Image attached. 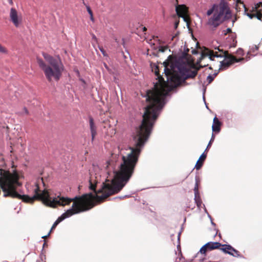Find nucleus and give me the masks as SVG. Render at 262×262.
<instances>
[{"label":"nucleus","mask_w":262,"mask_h":262,"mask_svg":"<svg viewBox=\"0 0 262 262\" xmlns=\"http://www.w3.org/2000/svg\"><path fill=\"white\" fill-rule=\"evenodd\" d=\"M152 130V127L150 128V125L142 120L141 124L136 129L137 134L133 138L134 146L129 147L130 152L126 157L122 156V162L118 165V171L116 170L117 162L119 158L118 155L112 156L111 159L106 161L105 168L107 172L112 171L116 176H118V182H116L113 180H106L101 185V188L96 190V186L91 180H89V189L94 192H92L93 196L91 198V201L94 199L100 203L108 196L118 193L123 189L134 172L139 156Z\"/></svg>","instance_id":"1"},{"label":"nucleus","mask_w":262,"mask_h":262,"mask_svg":"<svg viewBox=\"0 0 262 262\" xmlns=\"http://www.w3.org/2000/svg\"><path fill=\"white\" fill-rule=\"evenodd\" d=\"M165 67L164 73L167 80L165 81L162 76L158 77L159 81L163 80L165 83L167 82L169 86L166 89L163 84L154 85L152 90L148 91L146 93V101L148 104L144 107L142 115V120L146 122L150 128L152 127L161 113L162 110L167 102V97H171L170 92L177 87L181 85L182 76L179 75H170V71L167 68V61L163 62Z\"/></svg>","instance_id":"2"},{"label":"nucleus","mask_w":262,"mask_h":262,"mask_svg":"<svg viewBox=\"0 0 262 262\" xmlns=\"http://www.w3.org/2000/svg\"><path fill=\"white\" fill-rule=\"evenodd\" d=\"M48 194L49 200L52 201L51 203L48 201L45 200V199H41L40 200L47 206L52 207H55L58 205L65 206L70 204L73 201H75L73 203L70 208L57 218L53 224L50 232L47 235L42 236V238L48 236L52 230L66 219L74 214L88 211L94 206V205L91 204V198L93 196L92 192L84 193L81 196L76 195L73 198L61 196L60 195H58L57 197H51L49 192Z\"/></svg>","instance_id":"3"},{"label":"nucleus","mask_w":262,"mask_h":262,"mask_svg":"<svg viewBox=\"0 0 262 262\" xmlns=\"http://www.w3.org/2000/svg\"><path fill=\"white\" fill-rule=\"evenodd\" d=\"M42 56L50 66H47L44 61L40 58H37V62L40 69L44 72L45 75L49 81H51L52 78L58 81L63 71V66L60 62L50 55L43 53Z\"/></svg>","instance_id":"4"},{"label":"nucleus","mask_w":262,"mask_h":262,"mask_svg":"<svg viewBox=\"0 0 262 262\" xmlns=\"http://www.w3.org/2000/svg\"><path fill=\"white\" fill-rule=\"evenodd\" d=\"M214 11L212 17L208 21V25L217 27L223 21L229 19L232 17L231 12L228 3L225 0H220L219 5L214 4L212 7L207 11L208 16L211 15Z\"/></svg>","instance_id":"5"},{"label":"nucleus","mask_w":262,"mask_h":262,"mask_svg":"<svg viewBox=\"0 0 262 262\" xmlns=\"http://www.w3.org/2000/svg\"><path fill=\"white\" fill-rule=\"evenodd\" d=\"M244 60L243 58H237L231 54H227L226 56H224L223 60L220 62L219 70H227L230 66L234 62H239Z\"/></svg>","instance_id":"6"},{"label":"nucleus","mask_w":262,"mask_h":262,"mask_svg":"<svg viewBox=\"0 0 262 262\" xmlns=\"http://www.w3.org/2000/svg\"><path fill=\"white\" fill-rule=\"evenodd\" d=\"M223 245L217 242H209L204 245L200 249L199 252L206 255L207 251H212L223 247Z\"/></svg>","instance_id":"7"},{"label":"nucleus","mask_w":262,"mask_h":262,"mask_svg":"<svg viewBox=\"0 0 262 262\" xmlns=\"http://www.w3.org/2000/svg\"><path fill=\"white\" fill-rule=\"evenodd\" d=\"M220 250L224 253L228 254L235 257H241L238 251L234 248L229 244H224L223 247L220 248Z\"/></svg>","instance_id":"8"},{"label":"nucleus","mask_w":262,"mask_h":262,"mask_svg":"<svg viewBox=\"0 0 262 262\" xmlns=\"http://www.w3.org/2000/svg\"><path fill=\"white\" fill-rule=\"evenodd\" d=\"M199 179L198 176H196L195 178V186L194 188V202L198 208H200L202 202L201 200V196L200 194V192L199 190Z\"/></svg>","instance_id":"9"},{"label":"nucleus","mask_w":262,"mask_h":262,"mask_svg":"<svg viewBox=\"0 0 262 262\" xmlns=\"http://www.w3.org/2000/svg\"><path fill=\"white\" fill-rule=\"evenodd\" d=\"M176 67L181 75H185L186 73L188 72V69L185 66V62L181 58L176 59Z\"/></svg>","instance_id":"10"},{"label":"nucleus","mask_w":262,"mask_h":262,"mask_svg":"<svg viewBox=\"0 0 262 262\" xmlns=\"http://www.w3.org/2000/svg\"><path fill=\"white\" fill-rule=\"evenodd\" d=\"M175 10L178 16L183 18L185 21H186V18L183 16L186 11V6L184 5H179L174 4Z\"/></svg>","instance_id":"11"},{"label":"nucleus","mask_w":262,"mask_h":262,"mask_svg":"<svg viewBox=\"0 0 262 262\" xmlns=\"http://www.w3.org/2000/svg\"><path fill=\"white\" fill-rule=\"evenodd\" d=\"M222 122L215 116L213 120V124L212 125V133H219L221 129Z\"/></svg>","instance_id":"12"},{"label":"nucleus","mask_w":262,"mask_h":262,"mask_svg":"<svg viewBox=\"0 0 262 262\" xmlns=\"http://www.w3.org/2000/svg\"><path fill=\"white\" fill-rule=\"evenodd\" d=\"M10 19L16 27L19 25V21L18 19L17 12L16 9L12 8L10 10Z\"/></svg>","instance_id":"13"},{"label":"nucleus","mask_w":262,"mask_h":262,"mask_svg":"<svg viewBox=\"0 0 262 262\" xmlns=\"http://www.w3.org/2000/svg\"><path fill=\"white\" fill-rule=\"evenodd\" d=\"M89 123H90V129L91 131L92 140L93 141L94 138L97 134L96 127L94 124V121L92 116H89Z\"/></svg>","instance_id":"14"},{"label":"nucleus","mask_w":262,"mask_h":262,"mask_svg":"<svg viewBox=\"0 0 262 262\" xmlns=\"http://www.w3.org/2000/svg\"><path fill=\"white\" fill-rule=\"evenodd\" d=\"M151 47L153 48V49L154 50H157V49H158V51L162 53H164L168 48L167 47L161 46L156 47L155 44L154 43H151Z\"/></svg>","instance_id":"15"},{"label":"nucleus","mask_w":262,"mask_h":262,"mask_svg":"<svg viewBox=\"0 0 262 262\" xmlns=\"http://www.w3.org/2000/svg\"><path fill=\"white\" fill-rule=\"evenodd\" d=\"M198 74V70L191 71L190 73L189 71L186 73L185 75L188 78H194Z\"/></svg>","instance_id":"16"},{"label":"nucleus","mask_w":262,"mask_h":262,"mask_svg":"<svg viewBox=\"0 0 262 262\" xmlns=\"http://www.w3.org/2000/svg\"><path fill=\"white\" fill-rule=\"evenodd\" d=\"M253 10L259 12H262V2H260L255 4V6L253 7Z\"/></svg>","instance_id":"17"},{"label":"nucleus","mask_w":262,"mask_h":262,"mask_svg":"<svg viewBox=\"0 0 262 262\" xmlns=\"http://www.w3.org/2000/svg\"><path fill=\"white\" fill-rule=\"evenodd\" d=\"M217 75H218V72L214 73L213 74H209L206 78V80H207L208 83L209 84V83H211L213 81L215 77Z\"/></svg>","instance_id":"18"},{"label":"nucleus","mask_w":262,"mask_h":262,"mask_svg":"<svg viewBox=\"0 0 262 262\" xmlns=\"http://www.w3.org/2000/svg\"><path fill=\"white\" fill-rule=\"evenodd\" d=\"M214 139H215V135L214 133H212V135H211V139L208 143V145L206 147V148L205 150V151H207L208 150V149L211 147L212 143L213 142V141L214 140Z\"/></svg>","instance_id":"19"},{"label":"nucleus","mask_w":262,"mask_h":262,"mask_svg":"<svg viewBox=\"0 0 262 262\" xmlns=\"http://www.w3.org/2000/svg\"><path fill=\"white\" fill-rule=\"evenodd\" d=\"M203 163L204 162L203 161L198 160L195 164L194 168H195L196 170L200 169L202 167Z\"/></svg>","instance_id":"20"},{"label":"nucleus","mask_w":262,"mask_h":262,"mask_svg":"<svg viewBox=\"0 0 262 262\" xmlns=\"http://www.w3.org/2000/svg\"><path fill=\"white\" fill-rule=\"evenodd\" d=\"M189 49L187 48L186 45H185L184 47V51L182 54V57L183 58H185L187 54L189 52Z\"/></svg>","instance_id":"21"},{"label":"nucleus","mask_w":262,"mask_h":262,"mask_svg":"<svg viewBox=\"0 0 262 262\" xmlns=\"http://www.w3.org/2000/svg\"><path fill=\"white\" fill-rule=\"evenodd\" d=\"M224 55H222V54H219L216 52H213V57H216V58H224V56H226V55L227 54H226L225 53H224Z\"/></svg>","instance_id":"22"},{"label":"nucleus","mask_w":262,"mask_h":262,"mask_svg":"<svg viewBox=\"0 0 262 262\" xmlns=\"http://www.w3.org/2000/svg\"><path fill=\"white\" fill-rule=\"evenodd\" d=\"M205 152L206 151H204V152L201 154V155L200 156L199 159L198 160H199L200 161H203L204 162V161L205 160L206 157H207V155L205 154Z\"/></svg>","instance_id":"23"},{"label":"nucleus","mask_w":262,"mask_h":262,"mask_svg":"<svg viewBox=\"0 0 262 262\" xmlns=\"http://www.w3.org/2000/svg\"><path fill=\"white\" fill-rule=\"evenodd\" d=\"M206 88L205 86H203V100H204V103H205V105H206V108H207V109H208V110H209V108H208V106H207V103H206V101H205V96H204V94H205V92H206Z\"/></svg>","instance_id":"24"},{"label":"nucleus","mask_w":262,"mask_h":262,"mask_svg":"<svg viewBox=\"0 0 262 262\" xmlns=\"http://www.w3.org/2000/svg\"><path fill=\"white\" fill-rule=\"evenodd\" d=\"M256 13L255 14V17L257 18L258 20H262V14H259V12L255 11Z\"/></svg>","instance_id":"25"},{"label":"nucleus","mask_w":262,"mask_h":262,"mask_svg":"<svg viewBox=\"0 0 262 262\" xmlns=\"http://www.w3.org/2000/svg\"><path fill=\"white\" fill-rule=\"evenodd\" d=\"M181 76H182V80L181 81V85L183 84H187V83L186 82V80L188 78L186 77V75H181Z\"/></svg>","instance_id":"26"},{"label":"nucleus","mask_w":262,"mask_h":262,"mask_svg":"<svg viewBox=\"0 0 262 262\" xmlns=\"http://www.w3.org/2000/svg\"><path fill=\"white\" fill-rule=\"evenodd\" d=\"M170 70H174L176 68H177V67H176V59L170 64Z\"/></svg>","instance_id":"27"},{"label":"nucleus","mask_w":262,"mask_h":262,"mask_svg":"<svg viewBox=\"0 0 262 262\" xmlns=\"http://www.w3.org/2000/svg\"><path fill=\"white\" fill-rule=\"evenodd\" d=\"M130 196H131V195H125L117 196L116 198H114V199H125V198H130Z\"/></svg>","instance_id":"28"},{"label":"nucleus","mask_w":262,"mask_h":262,"mask_svg":"<svg viewBox=\"0 0 262 262\" xmlns=\"http://www.w3.org/2000/svg\"><path fill=\"white\" fill-rule=\"evenodd\" d=\"M204 57H205V55L203 54H202L201 57L197 60V61L196 62V64H200L202 60L204 58Z\"/></svg>","instance_id":"29"},{"label":"nucleus","mask_w":262,"mask_h":262,"mask_svg":"<svg viewBox=\"0 0 262 262\" xmlns=\"http://www.w3.org/2000/svg\"><path fill=\"white\" fill-rule=\"evenodd\" d=\"M232 30L230 28H228L226 30H223V33L224 35H226L227 33H231Z\"/></svg>","instance_id":"30"},{"label":"nucleus","mask_w":262,"mask_h":262,"mask_svg":"<svg viewBox=\"0 0 262 262\" xmlns=\"http://www.w3.org/2000/svg\"><path fill=\"white\" fill-rule=\"evenodd\" d=\"M86 10L90 15L93 14L90 6L86 5Z\"/></svg>","instance_id":"31"},{"label":"nucleus","mask_w":262,"mask_h":262,"mask_svg":"<svg viewBox=\"0 0 262 262\" xmlns=\"http://www.w3.org/2000/svg\"><path fill=\"white\" fill-rule=\"evenodd\" d=\"M7 50L0 44V53H5Z\"/></svg>","instance_id":"32"},{"label":"nucleus","mask_w":262,"mask_h":262,"mask_svg":"<svg viewBox=\"0 0 262 262\" xmlns=\"http://www.w3.org/2000/svg\"><path fill=\"white\" fill-rule=\"evenodd\" d=\"M206 56H208L210 60H212V61L214 60V57H213V52L207 54Z\"/></svg>","instance_id":"33"},{"label":"nucleus","mask_w":262,"mask_h":262,"mask_svg":"<svg viewBox=\"0 0 262 262\" xmlns=\"http://www.w3.org/2000/svg\"><path fill=\"white\" fill-rule=\"evenodd\" d=\"M237 53H238L239 55H244V51L243 50L242 48H238L236 51Z\"/></svg>","instance_id":"34"},{"label":"nucleus","mask_w":262,"mask_h":262,"mask_svg":"<svg viewBox=\"0 0 262 262\" xmlns=\"http://www.w3.org/2000/svg\"><path fill=\"white\" fill-rule=\"evenodd\" d=\"M99 50H100V51H101V53L102 54V55L104 56H107V54H106L105 51H104V50L102 48L99 47Z\"/></svg>","instance_id":"35"},{"label":"nucleus","mask_w":262,"mask_h":262,"mask_svg":"<svg viewBox=\"0 0 262 262\" xmlns=\"http://www.w3.org/2000/svg\"><path fill=\"white\" fill-rule=\"evenodd\" d=\"M246 15L248 16L250 19H252L255 17V14H252L249 13H246Z\"/></svg>","instance_id":"36"},{"label":"nucleus","mask_w":262,"mask_h":262,"mask_svg":"<svg viewBox=\"0 0 262 262\" xmlns=\"http://www.w3.org/2000/svg\"><path fill=\"white\" fill-rule=\"evenodd\" d=\"M191 53L193 55H198L199 54L198 51H197L196 49L192 50Z\"/></svg>","instance_id":"37"},{"label":"nucleus","mask_w":262,"mask_h":262,"mask_svg":"<svg viewBox=\"0 0 262 262\" xmlns=\"http://www.w3.org/2000/svg\"><path fill=\"white\" fill-rule=\"evenodd\" d=\"M197 65L198 66V70H200V69H201L202 68L208 66V64H205L204 66H202L200 63V64H197Z\"/></svg>","instance_id":"38"},{"label":"nucleus","mask_w":262,"mask_h":262,"mask_svg":"<svg viewBox=\"0 0 262 262\" xmlns=\"http://www.w3.org/2000/svg\"><path fill=\"white\" fill-rule=\"evenodd\" d=\"M92 37L93 40H94L95 41H97V38L96 36L94 34H92Z\"/></svg>","instance_id":"39"},{"label":"nucleus","mask_w":262,"mask_h":262,"mask_svg":"<svg viewBox=\"0 0 262 262\" xmlns=\"http://www.w3.org/2000/svg\"><path fill=\"white\" fill-rule=\"evenodd\" d=\"M24 110L25 113L26 114H29V112H28L27 108L26 107H24Z\"/></svg>","instance_id":"40"},{"label":"nucleus","mask_w":262,"mask_h":262,"mask_svg":"<svg viewBox=\"0 0 262 262\" xmlns=\"http://www.w3.org/2000/svg\"><path fill=\"white\" fill-rule=\"evenodd\" d=\"M90 20L92 21H94V18L93 17V14L92 15H90Z\"/></svg>","instance_id":"41"},{"label":"nucleus","mask_w":262,"mask_h":262,"mask_svg":"<svg viewBox=\"0 0 262 262\" xmlns=\"http://www.w3.org/2000/svg\"><path fill=\"white\" fill-rule=\"evenodd\" d=\"M178 25H179V22H176L174 23V28L177 29L178 26Z\"/></svg>","instance_id":"42"},{"label":"nucleus","mask_w":262,"mask_h":262,"mask_svg":"<svg viewBox=\"0 0 262 262\" xmlns=\"http://www.w3.org/2000/svg\"><path fill=\"white\" fill-rule=\"evenodd\" d=\"M181 234V231H180L179 233H178V241H180V235Z\"/></svg>","instance_id":"43"},{"label":"nucleus","mask_w":262,"mask_h":262,"mask_svg":"<svg viewBox=\"0 0 262 262\" xmlns=\"http://www.w3.org/2000/svg\"><path fill=\"white\" fill-rule=\"evenodd\" d=\"M215 49H217L219 50V52H224L223 50H220V48H219V47H215L214 48Z\"/></svg>","instance_id":"44"},{"label":"nucleus","mask_w":262,"mask_h":262,"mask_svg":"<svg viewBox=\"0 0 262 262\" xmlns=\"http://www.w3.org/2000/svg\"><path fill=\"white\" fill-rule=\"evenodd\" d=\"M236 20H237V18L236 17H235V18L232 20V26H233L234 23L236 21Z\"/></svg>","instance_id":"45"},{"label":"nucleus","mask_w":262,"mask_h":262,"mask_svg":"<svg viewBox=\"0 0 262 262\" xmlns=\"http://www.w3.org/2000/svg\"><path fill=\"white\" fill-rule=\"evenodd\" d=\"M210 221L211 225L213 226H215L216 224L213 222L212 219L210 220Z\"/></svg>","instance_id":"46"},{"label":"nucleus","mask_w":262,"mask_h":262,"mask_svg":"<svg viewBox=\"0 0 262 262\" xmlns=\"http://www.w3.org/2000/svg\"><path fill=\"white\" fill-rule=\"evenodd\" d=\"M203 207H204L205 212L207 214V213H208V212L204 204H203Z\"/></svg>","instance_id":"47"},{"label":"nucleus","mask_w":262,"mask_h":262,"mask_svg":"<svg viewBox=\"0 0 262 262\" xmlns=\"http://www.w3.org/2000/svg\"><path fill=\"white\" fill-rule=\"evenodd\" d=\"M141 29L143 32H145L146 30V28L145 27H142Z\"/></svg>","instance_id":"48"},{"label":"nucleus","mask_w":262,"mask_h":262,"mask_svg":"<svg viewBox=\"0 0 262 262\" xmlns=\"http://www.w3.org/2000/svg\"><path fill=\"white\" fill-rule=\"evenodd\" d=\"M207 216L210 219V220H212V217H211V215L209 214V213H207Z\"/></svg>","instance_id":"49"},{"label":"nucleus","mask_w":262,"mask_h":262,"mask_svg":"<svg viewBox=\"0 0 262 262\" xmlns=\"http://www.w3.org/2000/svg\"><path fill=\"white\" fill-rule=\"evenodd\" d=\"M231 37L233 39V41H234V40L235 39V37L234 35H232Z\"/></svg>","instance_id":"50"},{"label":"nucleus","mask_w":262,"mask_h":262,"mask_svg":"<svg viewBox=\"0 0 262 262\" xmlns=\"http://www.w3.org/2000/svg\"><path fill=\"white\" fill-rule=\"evenodd\" d=\"M47 245V244H46V242H45L43 244V247H42V250L43 249L44 247L45 246Z\"/></svg>","instance_id":"51"},{"label":"nucleus","mask_w":262,"mask_h":262,"mask_svg":"<svg viewBox=\"0 0 262 262\" xmlns=\"http://www.w3.org/2000/svg\"><path fill=\"white\" fill-rule=\"evenodd\" d=\"M9 3L11 5L13 4V1L12 0H8Z\"/></svg>","instance_id":"52"},{"label":"nucleus","mask_w":262,"mask_h":262,"mask_svg":"<svg viewBox=\"0 0 262 262\" xmlns=\"http://www.w3.org/2000/svg\"><path fill=\"white\" fill-rule=\"evenodd\" d=\"M82 3L86 7V5H88L84 2V0H82Z\"/></svg>","instance_id":"53"},{"label":"nucleus","mask_w":262,"mask_h":262,"mask_svg":"<svg viewBox=\"0 0 262 262\" xmlns=\"http://www.w3.org/2000/svg\"><path fill=\"white\" fill-rule=\"evenodd\" d=\"M177 36V34H175V35H174V36H173L171 37V40H173V38H174V37H176Z\"/></svg>","instance_id":"54"},{"label":"nucleus","mask_w":262,"mask_h":262,"mask_svg":"<svg viewBox=\"0 0 262 262\" xmlns=\"http://www.w3.org/2000/svg\"><path fill=\"white\" fill-rule=\"evenodd\" d=\"M215 230H216V234H215L214 236H215L217 234V232H218V231H219V230H218L217 229H215Z\"/></svg>","instance_id":"55"},{"label":"nucleus","mask_w":262,"mask_h":262,"mask_svg":"<svg viewBox=\"0 0 262 262\" xmlns=\"http://www.w3.org/2000/svg\"><path fill=\"white\" fill-rule=\"evenodd\" d=\"M177 248L178 249H179V248L180 249V244L179 245H178L177 246Z\"/></svg>","instance_id":"56"},{"label":"nucleus","mask_w":262,"mask_h":262,"mask_svg":"<svg viewBox=\"0 0 262 262\" xmlns=\"http://www.w3.org/2000/svg\"><path fill=\"white\" fill-rule=\"evenodd\" d=\"M255 49H256V50H258V47H257V46H255Z\"/></svg>","instance_id":"57"},{"label":"nucleus","mask_w":262,"mask_h":262,"mask_svg":"<svg viewBox=\"0 0 262 262\" xmlns=\"http://www.w3.org/2000/svg\"><path fill=\"white\" fill-rule=\"evenodd\" d=\"M152 54H153V55H154V56H158V55H157V54H156V53H153Z\"/></svg>","instance_id":"58"},{"label":"nucleus","mask_w":262,"mask_h":262,"mask_svg":"<svg viewBox=\"0 0 262 262\" xmlns=\"http://www.w3.org/2000/svg\"><path fill=\"white\" fill-rule=\"evenodd\" d=\"M174 1H175L174 4H178V0H174Z\"/></svg>","instance_id":"59"},{"label":"nucleus","mask_w":262,"mask_h":262,"mask_svg":"<svg viewBox=\"0 0 262 262\" xmlns=\"http://www.w3.org/2000/svg\"><path fill=\"white\" fill-rule=\"evenodd\" d=\"M104 66H105V67L106 68H107V66L106 64V63H104Z\"/></svg>","instance_id":"60"},{"label":"nucleus","mask_w":262,"mask_h":262,"mask_svg":"<svg viewBox=\"0 0 262 262\" xmlns=\"http://www.w3.org/2000/svg\"><path fill=\"white\" fill-rule=\"evenodd\" d=\"M209 69L210 70H212V67H211V66H210V67H209Z\"/></svg>","instance_id":"61"},{"label":"nucleus","mask_w":262,"mask_h":262,"mask_svg":"<svg viewBox=\"0 0 262 262\" xmlns=\"http://www.w3.org/2000/svg\"><path fill=\"white\" fill-rule=\"evenodd\" d=\"M220 71V70H219L217 72V71H215V73H217V72L219 73Z\"/></svg>","instance_id":"62"},{"label":"nucleus","mask_w":262,"mask_h":262,"mask_svg":"<svg viewBox=\"0 0 262 262\" xmlns=\"http://www.w3.org/2000/svg\"><path fill=\"white\" fill-rule=\"evenodd\" d=\"M36 262H41L40 260H37Z\"/></svg>","instance_id":"63"},{"label":"nucleus","mask_w":262,"mask_h":262,"mask_svg":"<svg viewBox=\"0 0 262 262\" xmlns=\"http://www.w3.org/2000/svg\"><path fill=\"white\" fill-rule=\"evenodd\" d=\"M81 81L84 82V81L82 79H81Z\"/></svg>","instance_id":"64"}]
</instances>
